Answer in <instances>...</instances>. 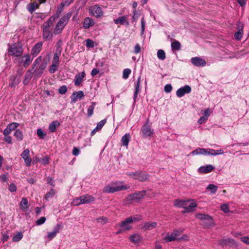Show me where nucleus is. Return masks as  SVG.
I'll return each instance as SVG.
<instances>
[{"instance_id":"nucleus-41","label":"nucleus","mask_w":249,"mask_h":249,"mask_svg":"<svg viewBox=\"0 0 249 249\" xmlns=\"http://www.w3.org/2000/svg\"><path fill=\"white\" fill-rule=\"evenodd\" d=\"M176 203L175 204V205L176 206L184 209L186 208V201L177 199L176 200Z\"/></svg>"},{"instance_id":"nucleus-5","label":"nucleus","mask_w":249,"mask_h":249,"mask_svg":"<svg viewBox=\"0 0 249 249\" xmlns=\"http://www.w3.org/2000/svg\"><path fill=\"white\" fill-rule=\"evenodd\" d=\"M196 217L203 222V225L206 228L214 225L213 217L208 214L199 213L196 215Z\"/></svg>"},{"instance_id":"nucleus-56","label":"nucleus","mask_w":249,"mask_h":249,"mask_svg":"<svg viewBox=\"0 0 249 249\" xmlns=\"http://www.w3.org/2000/svg\"><path fill=\"white\" fill-rule=\"evenodd\" d=\"M29 153L30 151L29 149H25L22 152V154H21V156L24 159V158L29 157Z\"/></svg>"},{"instance_id":"nucleus-16","label":"nucleus","mask_w":249,"mask_h":249,"mask_svg":"<svg viewBox=\"0 0 249 249\" xmlns=\"http://www.w3.org/2000/svg\"><path fill=\"white\" fill-rule=\"evenodd\" d=\"M191 62L193 65L197 67L204 66L206 64V62L204 59L198 57H193L191 59Z\"/></svg>"},{"instance_id":"nucleus-58","label":"nucleus","mask_w":249,"mask_h":249,"mask_svg":"<svg viewBox=\"0 0 249 249\" xmlns=\"http://www.w3.org/2000/svg\"><path fill=\"white\" fill-rule=\"evenodd\" d=\"M8 189L11 192H16L17 186L14 183H11L9 186Z\"/></svg>"},{"instance_id":"nucleus-3","label":"nucleus","mask_w":249,"mask_h":249,"mask_svg":"<svg viewBox=\"0 0 249 249\" xmlns=\"http://www.w3.org/2000/svg\"><path fill=\"white\" fill-rule=\"evenodd\" d=\"M141 219V216L139 215H137L135 216H130L120 222L118 225L122 228V230L124 231H129L132 229L131 224L133 222L139 221Z\"/></svg>"},{"instance_id":"nucleus-52","label":"nucleus","mask_w":249,"mask_h":249,"mask_svg":"<svg viewBox=\"0 0 249 249\" xmlns=\"http://www.w3.org/2000/svg\"><path fill=\"white\" fill-rule=\"evenodd\" d=\"M68 90L67 87L65 85L61 86L58 89V92L61 94H64L66 93Z\"/></svg>"},{"instance_id":"nucleus-45","label":"nucleus","mask_w":249,"mask_h":249,"mask_svg":"<svg viewBox=\"0 0 249 249\" xmlns=\"http://www.w3.org/2000/svg\"><path fill=\"white\" fill-rule=\"evenodd\" d=\"M61 52H59V53H54L53 57V63L56 64V65H59V55Z\"/></svg>"},{"instance_id":"nucleus-17","label":"nucleus","mask_w":249,"mask_h":249,"mask_svg":"<svg viewBox=\"0 0 249 249\" xmlns=\"http://www.w3.org/2000/svg\"><path fill=\"white\" fill-rule=\"evenodd\" d=\"M84 96V92L79 90L78 91H74L72 93L71 96V103H75L78 98L81 99Z\"/></svg>"},{"instance_id":"nucleus-4","label":"nucleus","mask_w":249,"mask_h":249,"mask_svg":"<svg viewBox=\"0 0 249 249\" xmlns=\"http://www.w3.org/2000/svg\"><path fill=\"white\" fill-rule=\"evenodd\" d=\"M145 193L146 191L142 190L130 194L125 197V201L128 203H132L133 202H139L144 198Z\"/></svg>"},{"instance_id":"nucleus-43","label":"nucleus","mask_w":249,"mask_h":249,"mask_svg":"<svg viewBox=\"0 0 249 249\" xmlns=\"http://www.w3.org/2000/svg\"><path fill=\"white\" fill-rule=\"evenodd\" d=\"M59 65H56V64L52 63V64L50 66L49 71L51 73H54L57 70V68Z\"/></svg>"},{"instance_id":"nucleus-36","label":"nucleus","mask_w":249,"mask_h":249,"mask_svg":"<svg viewBox=\"0 0 249 249\" xmlns=\"http://www.w3.org/2000/svg\"><path fill=\"white\" fill-rule=\"evenodd\" d=\"M243 27L242 26L241 29H239L238 31L236 32L234 34V37L236 40H240L243 37Z\"/></svg>"},{"instance_id":"nucleus-8","label":"nucleus","mask_w":249,"mask_h":249,"mask_svg":"<svg viewBox=\"0 0 249 249\" xmlns=\"http://www.w3.org/2000/svg\"><path fill=\"white\" fill-rule=\"evenodd\" d=\"M89 13L92 16L99 18L103 16L104 12L101 7L98 4L91 6L89 8Z\"/></svg>"},{"instance_id":"nucleus-9","label":"nucleus","mask_w":249,"mask_h":249,"mask_svg":"<svg viewBox=\"0 0 249 249\" xmlns=\"http://www.w3.org/2000/svg\"><path fill=\"white\" fill-rule=\"evenodd\" d=\"M141 132L143 137L145 138L148 137H151L154 134V131L151 128L150 126L148 124V121H147L142 126L141 128Z\"/></svg>"},{"instance_id":"nucleus-49","label":"nucleus","mask_w":249,"mask_h":249,"mask_svg":"<svg viewBox=\"0 0 249 249\" xmlns=\"http://www.w3.org/2000/svg\"><path fill=\"white\" fill-rule=\"evenodd\" d=\"M217 186L213 184H209L207 187V189L210 190L212 194H214L217 190Z\"/></svg>"},{"instance_id":"nucleus-42","label":"nucleus","mask_w":249,"mask_h":249,"mask_svg":"<svg viewBox=\"0 0 249 249\" xmlns=\"http://www.w3.org/2000/svg\"><path fill=\"white\" fill-rule=\"evenodd\" d=\"M157 56L159 59L163 60L165 58V53L162 50H159L157 52Z\"/></svg>"},{"instance_id":"nucleus-32","label":"nucleus","mask_w":249,"mask_h":249,"mask_svg":"<svg viewBox=\"0 0 249 249\" xmlns=\"http://www.w3.org/2000/svg\"><path fill=\"white\" fill-rule=\"evenodd\" d=\"M130 140V135L129 133H126L122 138V142L124 146H127Z\"/></svg>"},{"instance_id":"nucleus-31","label":"nucleus","mask_w":249,"mask_h":249,"mask_svg":"<svg viewBox=\"0 0 249 249\" xmlns=\"http://www.w3.org/2000/svg\"><path fill=\"white\" fill-rule=\"evenodd\" d=\"M10 81L11 82L9 84V86L13 88L15 87L16 85L18 84L20 81L19 78H17V76H11Z\"/></svg>"},{"instance_id":"nucleus-27","label":"nucleus","mask_w":249,"mask_h":249,"mask_svg":"<svg viewBox=\"0 0 249 249\" xmlns=\"http://www.w3.org/2000/svg\"><path fill=\"white\" fill-rule=\"evenodd\" d=\"M171 41H173L171 43V48L172 50H177L178 51L180 49L181 45L180 42L176 40H174L173 38H170Z\"/></svg>"},{"instance_id":"nucleus-38","label":"nucleus","mask_w":249,"mask_h":249,"mask_svg":"<svg viewBox=\"0 0 249 249\" xmlns=\"http://www.w3.org/2000/svg\"><path fill=\"white\" fill-rule=\"evenodd\" d=\"M56 194V191L53 189H51L50 191L46 193L44 196V199L48 200L49 199L52 198Z\"/></svg>"},{"instance_id":"nucleus-33","label":"nucleus","mask_w":249,"mask_h":249,"mask_svg":"<svg viewBox=\"0 0 249 249\" xmlns=\"http://www.w3.org/2000/svg\"><path fill=\"white\" fill-rule=\"evenodd\" d=\"M208 150L207 155L216 156L217 155L222 154L223 153V150L221 149L215 150L214 149L208 148Z\"/></svg>"},{"instance_id":"nucleus-39","label":"nucleus","mask_w":249,"mask_h":249,"mask_svg":"<svg viewBox=\"0 0 249 249\" xmlns=\"http://www.w3.org/2000/svg\"><path fill=\"white\" fill-rule=\"evenodd\" d=\"M176 237L172 232L170 235L168 233L167 235L164 237V240L166 242H170L176 240Z\"/></svg>"},{"instance_id":"nucleus-12","label":"nucleus","mask_w":249,"mask_h":249,"mask_svg":"<svg viewBox=\"0 0 249 249\" xmlns=\"http://www.w3.org/2000/svg\"><path fill=\"white\" fill-rule=\"evenodd\" d=\"M137 174V177H134V179H138L141 182H144L147 180L149 178V175L145 171L139 170Z\"/></svg>"},{"instance_id":"nucleus-35","label":"nucleus","mask_w":249,"mask_h":249,"mask_svg":"<svg viewBox=\"0 0 249 249\" xmlns=\"http://www.w3.org/2000/svg\"><path fill=\"white\" fill-rule=\"evenodd\" d=\"M54 21V18L53 17H50L48 20L41 26V27H45L46 29L50 28Z\"/></svg>"},{"instance_id":"nucleus-6","label":"nucleus","mask_w":249,"mask_h":249,"mask_svg":"<svg viewBox=\"0 0 249 249\" xmlns=\"http://www.w3.org/2000/svg\"><path fill=\"white\" fill-rule=\"evenodd\" d=\"M8 50L10 55L16 57L21 56L23 53V49L20 42H18L17 43L11 45Z\"/></svg>"},{"instance_id":"nucleus-28","label":"nucleus","mask_w":249,"mask_h":249,"mask_svg":"<svg viewBox=\"0 0 249 249\" xmlns=\"http://www.w3.org/2000/svg\"><path fill=\"white\" fill-rule=\"evenodd\" d=\"M60 125V123L58 121H53L49 126V129L51 132H54L56 131V127Z\"/></svg>"},{"instance_id":"nucleus-29","label":"nucleus","mask_w":249,"mask_h":249,"mask_svg":"<svg viewBox=\"0 0 249 249\" xmlns=\"http://www.w3.org/2000/svg\"><path fill=\"white\" fill-rule=\"evenodd\" d=\"M157 223L155 222H153L151 223L149 222H145L144 223L143 228L145 229V230L150 231L153 229L155 228L157 226Z\"/></svg>"},{"instance_id":"nucleus-2","label":"nucleus","mask_w":249,"mask_h":249,"mask_svg":"<svg viewBox=\"0 0 249 249\" xmlns=\"http://www.w3.org/2000/svg\"><path fill=\"white\" fill-rule=\"evenodd\" d=\"M71 16V13L69 12L60 19L53 30V33L55 35H58L62 32L63 29L68 23Z\"/></svg>"},{"instance_id":"nucleus-11","label":"nucleus","mask_w":249,"mask_h":249,"mask_svg":"<svg viewBox=\"0 0 249 249\" xmlns=\"http://www.w3.org/2000/svg\"><path fill=\"white\" fill-rule=\"evenodd\" d=\"M191 91V87L189 85H185L178 89L176 92V94L178 97H181L185 94L189 93Z\"/></svg>"},{"instance_id":"nucleus-61","label":"nucleus","mask_w":249,"mask_h":249,"mask_svg":"<svg viewBox=\"0 0 249 249\" xmlns=\"http://www.w3.org/2000/svg\"><path fill=\"white\" fill-rule=\"evenodd\" d=\"M210 113H211L210 109L209 108H207L204 111L203 117H206V119L207 120L208 117L210 116Z\"/></svg>"},{"instance_id":"nucleus-23","label":"nucleus","mask_w":249,"mask_h":249,"mask_svg":"<svg viewBox=\"0 0 249 249\" xmlns=\"http://www.w3.org/2000/svg\"><path fill=\"white\" fill-rule=\"evenodd\" d=\"M43 30L42 36L45 40L51 39L53 37V34L51 33L49 28L46 29L45 27H41Z\"/></svg>"},{"instance_id":"nucleus-54","label":"nucleus","mask_w":249,"mask_h":249,"mask_svg":"<svg viewBox=\"0 0 249 249\" xmlns=\"http://www.w3.org/2000/svg\"><path fill=\"white\" fill-rule=\"evenodd\" d=\"M63 228V225L62 224H58L56 225V226L54 228L53 231L55 233L57 234V233L59 232L60 230L61 229Z\"/></svg>"},{"instance_id":"nucleus-18","label":"nucleus","mask_w":249,"mask_h":249,"mask_svg":"<svg viewBox=\"0 0 249 249\" xmlns=\"http://www.w3.org/2000/svg\"><path fill=\"white\" fill-rule=\"evenodd\" d=\"M83 27L85 29H87L90 28L91 26H94L95 24V22L92 18L87 17L84 18L83 22Z\"/></svg>"},{"instance_id":"nucleus-1","label":"nucleus","mask_w":249,"mask_h":249,"mask_svg":"<svg viewBox=\"0 0 249 249\" xmlns=\"http://www.w3.org/2000/svg\"><path fill=\"white\" fill-rule=\"evenodd\" d=\"M124 182H113L110 185L106 186L103 189V192L105 193H114L123 190L129 189L130 186L123 185Z\"/></svg>"},{"instance_id":"nucleus-21","label":"nucleus","mask_w":249,"mask_h":249,"mask_svg":"<svg viewBox=\"0 0 249 249\" xmlns=\"http://www.w3.org/2000/svg\"><path fill=\"white\" fill-rule=\"evenodd\" d=\"M214 167L212 165L202 166L198 168V172L200 173L206 174L212 172Z\"/></svg>"},{"instance_id":"nucleus-7","label":"nucleus","mask_w":249,"mask_h":249,"mask_svg":"<svg viewBox=\"0 0 249 249\" xmlns=\"http://www.w3.org/2000/svg\"><path fill=\"white\" fill-rule=\"evenodd\" d=\"M95 200V198L89 195H84L79 198L73 200V204L75 206H78L80 204L89 203Z\"/></svg>"},{"instance_id":"nucleus-10","label":"nucleus","mask_w":249,"mask_h":249,"mask_svg":"<svg viewBox=\"0 0 249 249\" xmlns=\"http://www.w3.org/2000/svg\"><path fill=\"white\" fill-rule=\"evenodd\" d=\"M47 64L46 62H42L38 68H35L33 71L34 77L35 79L38 78L41 76L43 73L44 70L46 68Z\"/></svg>"},{"instance_id":"nucleus-26","label":"nucleus","mask_w":249,"mask_h":249,"mask_svg":"<svg viewBox=\"0 0 249 249\" xmlns=\"http://www.w3.org/2000/svg\"><path fill=\"white\" fill-rule=\"evenodd\" d=\"M129 239L131 242L134 243H139L142 239V237L141 235L138 233H135L131 235L129 237Z\"/></svg>"},{"instance_id":"nucleus-63","label":"nucleus","mask_w":249,"mask_h":249,"mask_svg":"<svg viewBox=\"0 0 249 249\" xmlns=\"http://www.w3.org/2000/svg\"><path fill=\"white\" fill-rule=\"evenodd\" d=\"M47 181L48 184L52 186H54V180L51 177H48L47 178Z\"/></svg>"},{"instance_id":"nucleus-30","label":"nucleus","mask_w":249,"mask_h":249,"mask_svg":"<svg viewBox=\"0 0 249 249\" xmlns=\"http://www.w3.org/2000/svg\"><path fill=\"white\" fill-rule=\"evenodd\" d=\"M23 57H25L26 58L24 60H22L21 62L23 63V67L26 68L30 65L33 59L31 58L29 54L25 55Z\"/></svg>"},{"instance_id":"nucleus-59","label":"nucleus","mask_w":249,"mask_h":249,"mask_svg":"<svg viewBox=\"0 0 249 249\" xmlns=\"http://www.w3.org/2000/svg\"><path fill=\"white\" fill-rule=\"evenodd\" d=\"M221 210L225 213L229 212V206L226 204H222L221 205Z\"/></svg>"},{"instance_id":"nucleus-62","label":"nucleus","mask_w":249,"mask_h":249,"mask_svg":"<svg viewBox=\"0 0 249 249\" xmlns=\"http://www.w3.org/2000/svg\"><path fill=\"white\" fill-rule=\"evenodd\" d=\"M24 160L27 166L29 167L31 165L32 159L30 157V156L27 158H24Z\"/></svg>"},{"instance_id":"nucleus-25","label":"nucleus","mask_w":249,"mask_h":249,"mask_svg":"<svg viewBox=\"0 0 249 249\" xmlns=\"http://www.w3.org/2000/svg\"><path fill=\"white\" fill-rule=\"evenodd\" d=\"M39 7V4L36 2L30 3L27 6V9L30 13H33L34 11Z\"/></svg>"},{"instance_id":"nucleus-50","label":"nucleus","mask_w":249,"mask_h":249,"mask_svg":"<svg viewBox=\"0 0 249 249\" xmlns=\"http://www.w3.org/2000/svg\"><path fill=\"white\" fill-rule=\"evenodd\" d=\"M107 122L106 119H104L100 121L96 127V129L97 130H100L103 127V126L105 125Z\"/></svg>"},{"instance_id":"nucleus-20","label":"nucleus","mask_w":249,"mask_h":249,"mask_svg":"<svg viewBox=\"0 0 249 249\" xmlns=\"http://www.w3.org/2000/svg\"><path fill=\"white\" fill-rule=\"evenodd\" d=\"M33 70L32 69L28 70L25 75H24V78L23 81V84L25 85H27L29 84L30 80L32 78V77L34 76V74L33 73Z\"/></svg>"},{"instance_id":"nucleus-44","label":"nucleus","mask_w":249,"mask_h":249,"mask_svg":"<svg viewBox=\"0 0 249 249\" xmlns=\"http://www.w3.org/2000/svg\"><path fill=\"white\" fill-rule=\"evenodd\" d=\"M197 206V204L195 202L191 203L189 206H186L185 208L186 211L188 212H192L193 211V209L196 208Z\"/></svg>"},{"instance_id":"nucleus-40","label":"nucleus","mask_w":249,"mask_h":249,"mask_svg":"<svg viewBox=\"0 0 249 249\" xmlns=\"http://www.w3.org/2000/svg\"><path fill=\"white\" fill-rule=\"evenodd\" d=\"M96 105L95 102H92L91 105L89 106L88 108V114L87 115L89 117H91L93 113V110L94 109V106Z\"/></svg>"},{"instance_id":"nucleus-51","label":"nucleus","mask_w":249,"mask_h":249,"mask_svg":"<svg viewBox=\"0 0 249 249\" xmlns=\"http://www.w3.org/2000/svg\"><path fill=\"white\" fill-rule=\"evenodd\" d=\"M37 135L39 138V139H43L46 135V134L44 133L41 128H38L37 130Z\"/></svg>"},{"instance_id":"nucleus-24","label":"nucleus","mask_w":249,"mask_h":249,"mask_svg":"<svg viewBox=\"0 0 249 249\" xmlns=\"http://www.w3.org/2000/svg\"><path fill=\"white\" fill-rule=\"evenodd\" d=\"M208 149L203 148H198L196 150L192 151L190 153L193 156L197 155H207V151Z\"/></svg>"},{"instance_id":"nucleus-34","label":"nucleus","mask_w":249,"mask_h":249,"mask_svg":"<svg viewBox=\"0 0 249 249\" xmlns=\"http://www.w3.org/2000/svg\"><path fill=\"white\" fill-rule=\"evenodd\" d=\"M28 200L26 198H22L20 202V207L22 211H25L28 209Z\"/></svg>"},{"instance_id":"nucleus-22","label":"nucleus","mask_w":249,"mask_h":249,"mask_svg":"<svg viewBox=\"0 0 249 249\" xmlns=\"http://www.w3.org/2000/svg\"><path fill=\"white\" fill-rule=\"evenodd\" d=\"M85 76L86 73L84 71H82L81 73L76 74L74 79V85L76 86H79Z\"/></svg>"},{"instance_id":"nucleus-14","label":"nucleus","mask_w":249,"mask_h":249,"mask_svg":"<svg viewBox=\"0 0 249 249\" xmlns=\"http://www.w3.org/2000/svg\"><path fill=\"white\" fill-rule=\"evenodd\" d=\"M19 125V124L16 122L12 123L9 124L6 128L4 130L3 134L4 135H8L12 130L16 129Z\"/></svg>"},{"instance_id":"nucleus-15","label":"nucleus","mask_w":249,"mask_h":249,"mask_svg":"<svg viewBox=\"0 0 249 249\" xmlns=\"http://www.w3.org/2000/svg\"><path fill=\"white\" fill-rule=\"evenodd\" d=\"M42 45L43 43L41 41L35 44L31 50V54L34 56H36L37 55L42 49Z\"/></svg>"},{"instance_id":"nucleus-64","label":"nucleus","mask_w":249,"mask_h":249,"mask_svg":"<svg viewBox=\"0 0 249 249\" xmlns=\"http://www.w3.org/2000/svg\"><path fill=\"white\" fill-rule=\"evenodd\" d=\"M241 240L243 242H244L247 244H249V236H244V237H241Z\"/></svg>"},{"instance_id":"nucleus-37","label":"nucleus","mask_w":249,"mask_h":249,"mask_svg":"<svg viewBox=\"0 0 249 249\" xmlns=\"http://www.w3.org/2000/svg\"><path fill=\"white\" fill-rule=\"evenodd\" d=\"M14 135L18 141H21L23 139V133L22 131L19 129H17L15 131Z\"/></svg>"},{"instance_id":"nucleus-46","label":"nucleus","mask_w":249,"mask_h":249,"mask_svg":"<svg viewBox=\"0 0 249 249\" xmlns=\"http://www.w3.org/2000/svg\"><path fill=\"white\" fill-rule=\"evenodd\" d=\"M23 237V234L22 232H19L15 235L13 237V241L14 242H18L20 241Z\"/></svg>"},{"instance_id":"nucleus-48","label":"nucleus","mask_w":249,"mask_h":249,"mask_svg":"<svg viewBox=\"0 0 249 249\" xmlns=\"http://www.w3.org/2000/svg\"><path fill=\"white\" fill-rule=\"evenodd\" d=\"M42 61V57L41 56L38 57L34 61L33 64L32 66V69L34 70V69L36 68V67L39 65Z\"/></svg>"},{"instance_id":"nucleus-57","label":"nucleus","mask_w":249,"mask_h":249,"mask_svg":"<svg viewBox=\"0 0 249 249\" xmlns=\"http://www.w3.org/2000/svg\"><path fill=\"white\" fill-rule=\"evenodd\" d=\"M46 220V218L45 217L42 216L39 219H38L36 222V224L37 225H40L44 223Z\"/></svg>"},{"instance_id":"nucleus-60","label":"nucleus","mask_w":249,"mask_h":249,"mask_svg":"<svg viewBox=\"0 0 249 249\" xmlns=\"http://www.w3.org/2000/svg\"><path fill=\"white\" fill-rule=\"evenodd\" d=\"M140 88V77H139L136 84L135 85V91L139 92Z\"/></svg>"},{"instance_id":"nucleus-55","label":"nucleus","mask_w":249,"mask_h":249,"mask_svg":"<svg viewBox=\"0 0 249 249\" xmlns=\"http://www.w3.org/2000/svg\"><path fill=\"white\" fill-rule=\"evenodd\" d=\"M172 89L173 88L171 84H166L164 88V91L166 93L171 92Z\"/></svg>"},{"instance_id":"nucleus-47","label":"nucleus","mask_w":249,"mask_h":249,"mask_svg":"<svg viewBox=\"0 0 249 249\" xmlns=\"http://www.w3.org/2000/svg\"><path fill=\"white\" fill-rule=\"evenodd\" d=\"M131 72V71L129 69H125L123 71V77L124 79H126Z\"/></svg>"},{"instance_id":"nucleus-13","label":"nucleus","mask_w":249,"mask_h":249,"mask_svg":"<svg viewBox=\"0 0 249 249\" xmlns=\"http://www.w3.org/2000/svg\"><path fill=\"white\" fill-rule=\"evenodd\" d=\"M128 15L119 17L118 18L114 19V22L116 24L125 25L128 26L129 25V22L128 20Z\"/></svg>"},{"instance_id":"nucleus-19","label":"nucleus","mask_w":249,"mask_h":249,"mask_svg":"<svg viewBox=\"0 0 249 249\" xmlns=\"http://www.w3.org/2000/svg\"><path fill=\"white\" fill-rule=\"evenodd\" d=\"M218 244L223 247L227 246L228 245H230V246H233L235 245V243L234 240L231 238H228L223 239L219 240L218 241Z\"/></svg>"},{"instance_id":"nucleus-53","label":"nucleus","mask_w":249,"mask_h":249,"mask_svg":"<svg viewBox=\"0 0 249 249\" xmlns=\"http://www.w3.org/2000/svg\"><path fill=\"white\" fill-rule=\"evenodd\" d=\"M86 46L88 48H93L94 46V42L90 39L86 40Z\"/></svg>"}]
</instances>
